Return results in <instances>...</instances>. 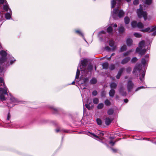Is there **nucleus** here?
<instances>
[{
	"label": "nucleus",
	"mask_w": 156,
	"mask_h": 156,
	"mask_svg": "<svg viewBox=\"0 0 156 156\" xmlns=\"http://www.w3.org/2000/svg\"><path fill=\"white\" fill-rule=\"evenodd\" d=\"M140 31L143 32H150L153 31H154V35H156V27L151 26L144 29L140 30Z\"/></svg>",
	"instance_id": "5"
},
{
	"label": "nucleus",
	"mask_w": 156,
	"mask_h": 156,
	"mask_svg": "<svg viewBox=\"0 0 156 156\" xmlns=\"http://www.w3.org/2000/svg\"><path fill=\"white\" fill-rule=\"evenodd\" d=\"M119 32H122L124 31V28L122 26H121L119 28Z\"/></svg>",
	"instance_id": "28"
},
{
	"label": "nucleus",
	"mask_w": 156,
	"mask_h": 156,
	"mask_svg": "<svg viewBox=\"0 0 156 156\" xmlns=\"http://www.w3.org/2000/svg\"><path fill=\"white\" fill-rule=\"evenodd\" d=\"M97 94V92L96 91H94L92 92V94L93 95L95 96Z\"/></svg>",
	"instance_id": "44"
},
{
	"label": "nucleus",
	"mask_w": 156,
	"mask_h": 156,
	"mask_svg": "<svg viewBox=\"0 0 156 156\" xmlns=\"http://www.w3.org/2000/svg\"><path fill=\"white\" fill-rule=\"evenodd\" d=\"M126 49V45H123L120 48V51H123Z\"/></svg>",
	"instance_id": "30"
},
{
	"label": "nucleus",
	"mask_w": 156,
	"mask_h": 156,
	"mask_svg": "<svg viewBox=\"0 0 156 156\" xmlns=\"http://www.w3.org/2000/svg\"><path fill=\"white\" fill-rule=\"evenodd\" d=\"M87 135L89 136H91V137L94 138H98L99 139V137L97 135L95 134H94L92 133H91L90 132H88V133L87 134Z\"/></svg>",
	"instance_id": "9"
},
{
	"label": "nucleus",
	"mask_w": 156,
	"mask_h": 156,
	"mask_svg": "<svg viewBox=\"0 0 156 156\" xmlns=\"http://www.w3.org/2000/svg\"><path fill=\"white\" fill-rule=\"evenodd\" d=\"M133 35L135 37L138 38L142 36L141 35L138 33H134Z\"/></svg>",
	"instance_id": "22"
},
{
	"label": "nucleus",
	"mask_w": 156,
	"mask_h": 156,
	"mask_svg": "<svg viewBox=\"0 0 156 156\" xmlns=\"http://www.w3.org/2000/svg\"><path fill=\"white\" fill-rule=\"evenodd\" d=\"M143 88V87H138L136 90V91H137L138 90L140 89H141Z\"/></svg>",
	"instance_id": "51"
},
{
	"label": "nucleus",
	"mask_w": 156,
	"mask_h": 156,
	"mask_svg": "<svg viewBox=\"0 0 156 156\" xmlns=\"http://www.w3.org/2000/svg\"><path fill=\"white\" fill-rule=\"evenodd\" d=\"M7 89L6 87L3 89L0 88V99L2 101L5 100V98L4 96V94H7Z\"/></svg>",
	"instance_id": "4"
},
{
	"label": "nucleus",
	"mask_w": 156,
	"mask_h": 156,
	"mask_svg": "<svg viewBox=\"0 0 156 156\" xmlns=\"http://www.w3.org/2000/svg\"><path fill=\"white\" fill-rule=\"evenodd\" d=\"M56 132H58L59 131V130L58 129H57L56 130Z\"/></svg>",
	"instance_id": "57"
},
{
	"label": "nucleus",
	"mask_w": 156,
	"mask_h": 156,
	"mask_svg": "<svg viewBox=\"0 0 156 156\" xmlns=\"http://www.w3.org/2000/svg\"><path fill=\"white\" fill-rule=\"evenodd\" d=\"M122 94L123 95H126V94Z\"/></svg>",
	"instance_id": "59"
},
{
	"label": "nucleus",
	"mask_w": 156,
	"mask_h": 156,
	"mask_svg": "<svg viewBox=\"0 0 156 156\" xmlns=\"http://www.w3.org/2000/svg\"><path fill=\"white\" fill-rule=\"evenodd\" d=\"M96 67H95V70H96Z\"/></svg>",
	"instance_id": "64"
},
{
	"label": "nucleus",
	"mask_w": 156,
	"mask_h": 156,
	"mask_svg": "<svg viewBox=\"0 0 156 156\" xmlns=\"http://www.w3.org/2000/svg\"><path fill=\"white\" fill-rule=\"evenodd\" d=\"M109 45L111 47H113L114 44V42L112 40L110 41L109 43Z\"/></svg>",
	"instance_id": "32"
},
{
	"label": "nucleus",
	"mask_w": 156,
	"mask_h": 156,
	"mask_svg": "<svg viewBox=\"0 0 156 156\" xmlns=\"http://www.w3.org/2000/svg\"><path fill=\"white\" fill-rule=\"evenodd\" d=\"M85 106L89 110H90V109L94 107L93 105H92L91 107H90L89 104L85 105Z\"/></svg>",
	"instance_id": "31"
},
{
	"label": "nucleus",
	"mask_w": 156,
	"mask_h": 156,
	"mask_svg": "<svg viewBox=\"0 0 156 156\" xmlns=\"http://www.w3.org/2000/svg\"><path fill=\"white\" fill-rule=\"evenodd\" d=\"M144 44V41L140 42L139 44V47L136 50V52L139 53L141 55H144L146 51V46Z\"/></svg>",
	"instance_id": "1"
},
{
	"label": "nucleus",
	"mask_w": 156,
	"mask_h": 156,
	"mask_svg": "<svg viewBox=\"0 0 156 156\" xmlns=\"http://www.w3.org/2000/svg\"><path fill=\"white\" fill-rule=\"evenodd\" d=\"M76 32L77 33H78L79 34H80V35H83V34H82V33L81 32L79 31V30H76Z\"/></svg>",
	"instance_id": "46"
},
{
	"label": "nucleus",
	"mask_w": 156,
	"mask_h": 156,
	"mask_svg": "<svg viewBox=\"0 0 156 156\" xmlns=\"http://www.w3.org/2000/svg\"><path fill=\"white\" fill-rule=\"evenodd\" d=\"M133 86L132 83L131 81H129L128 84V89L129 91H130V90L132 88Z\"/></svg>",
	"instance_id": "11"
},
{
	"label": "nucleus",
	"mask_w": 156,
	"mask_h": 156,
	"mask_svg": "<svg viewBox=\"0 0 156 156\" xmlns=\"http://www.w3.org/2000/svg\"><path fill=\"white\" fill-rule=\"evenodd\" d=\"M11 15L9 13H7L5 15V18L7 19H9L11 17Z\"/></svg>",
	"instance_id": "25"
},
{
	"label": "nucleus",
	"mask_w": 156,
	"mask_h": 156,
	"mask_svg": "<svg viewBox=\"0 0 156 156\" xmlns=\"http://www.w3.org/2000/svg\"><path fill=\"white\" fill-rule=\"evenodd\" d=\"M124 20L125 23L126 24H128L129 23L130 19L129 17L126 16L124 19Z\"/></svg>",
	"instance_id": "13"
},
{
	"label": "nucleus",
	"mask_w": 156,
	"mask_h": 156,
	"mask_svg": "<svg viewBox=\"0 0 156 156\" xmlns=\"http://www.w3.org/2000/svg\"><path fill=\"white\" fill-rule=\"evenodd\" d=\"M130 51H127V52H126V53H124V56H126V55H128L129 54V53H130Z\"/></svg>",
	"instance_id": "45"
},
{
	"label": "nucleus",
	"mask_w": 156,
	"mask_h": 156,
	"mask_svg": "<svg viewBox=\"0 0 156 156\" xmlns=\"http://www.w3.org/2000/svg\"><path fill=\"white\" fill-rule=\"evenodd\" d=\"M127 2H129L131 0H126Z\"/></svg>",
	"instance_id": "58"
},
{
	"label": "nucleus",
	"mask_w": 156,
	"mask_h": 156,
	"mask_svg": "<svg viewBox=\"0 0 156 156\" xmlns=\"http://www.w3.org/2000/svg\"><path fill=\"white\" fill-rule=\"evenodd\" d=\"M133 4L135 5H136L138 4V0H134L133 2Z\"/></svg>",
	"instance_id": "41"
},
{
	"label": "nucleus",
	"mask_w": 156,
	"mask_h": 156,
	"mask_svg": "<svg viewBox=\"0 0 156 156\" xmlns=\"http://www.w3.org/2000/svg\"><path fill=\"white\" fill-rule=\"evenodd\" d=\"M112 120V119L111 118L108 117L106 118L105 121V124L107 125H109Z\"/></svg>",
	"instance_id": "8"
},
{
	"label": "nucleus",
	"mask_w": 156,
	"mask_h": 156,
	"mask_svg": "<svg viewBox=\"0 0 156 156\" xmlns=\"http://www.w3.org/2000/svg\"><path fill=\"white\" fill-rule=\"evenodd\" d=\"M137 26L140 29L144 27V24L141 22H139L137 24Z\"/></svg>",
	"instance_id": "15"
},
{
	"label": "nucleus",
	"mask_w": 156,
	"mask_h": 156,
	"mask_svg": "<svg viewBox=\"0 0 156 156\" xmlns=\"http://www.w3.org/2000/svg\"><path fill=\"white\" fill-rule=\"evenodd\" d=\"M117 25L116 24H115L114 25V27H117Z\"/></svg>",
	"instance_id": "55"
},
{
	"label": "nucleus",
	"mask_w": 156,
	"mask_h": 156,
	"mask_svg": "<svg viewBox=\"0 0 156 156\" xmlns=\"http://www.w3.org/2000/svg\"><path fill=\"white\" fill-rule=\"evenodd\" d=\"M137 70H139V68L138 67H136L134 69L133 72H135Z\"/></svg>",
	"instance_id": "48"
},
{
	"label": "nucleus",
	"mask_w": 156,
	"mask_h": 156,
	"mask_svg": "<svg viewBox=\"0 0 156 156\" xmlns=\"http://www.w3.org/2000/svg\"><path fill=\"white\" fill-rule=\"evenodd\" d=\"M131 25L133 28L136 27L137 25L136 22L135 21L132 22L131 23Z\"/></svg>",
	"instance_id": "20"
},
{
	"label": "nucleus",
	"mask_w": 156,
	"mask_h": 156,
	"mask_svg": "<svg viewBox=\"0 0 156 156\" xmlns=\"http://www.w3.org/2000/svg\"><path fill=\"white\" fill-rule=\"evenodd\" d=\"M106 94V93L105 91H103L101 93V96H104Z\"/></svg>",
	"instance_id": "47"
},
{
	"label": "nucleus",
	"mask_w": 156,
	"mask_h": 156,
	"mask_svg": "<svg viewBox=\"0 0 156 156\" xmlns=\"http://www.w3.org/2000/svg\"><path fill=\"white\" fill-rule=\"evenodd\" d=\"M1 83H2L3 85L5 84L3 81V79L2 78H0V86L2 85V84H1Z\"/></svg>",
	"instance_id": "42"
},
{
	"label": "nucleus",
	"mask_w": 156,
	"mask_h": 156,
	"mask_svg": "<svg viewBox=\"0 0 156 156\" xmlns=\"http://www.w3.org/2000/svg\"><path fill=\"white\" fill-rule=\"evenodd\" d=\"M123 69H121L119 71L117 75L116 76V78L117 79H119L120 77V76L121 75V74L122 73L123 71Z\"/></svg>",
	"instance_id": "18"
},
{
	"label": "nucleus",
	"mask_w": 156,
	"mask_h": 156,
	"mask_svg": "<svg viewBox=\"0 0 156 156\" xmlns=\"http://www.w3.org/2000/svg\"><path fill=\"white\" fill-rule=\"evenodd\" d=\"M130 58L129 57H127L123 59L122 61V64H125L127 63L129 60Z\"/></svg>",
	"instance_id": "12"
},
{
	"label": "nucleus",
	"mask_w": 156,
	"mask_h": 156,
	"mask_svg": "<svg viewBox=\"0 0 156 156\" xmlns=\"http://www.w3.org/2000/svg\"><path fill=\"white\" fill-rule=\"evenodd\" d=\"M101 33H104V31H101Z\"/></svg>",
	"instance_id": "62"
},
{
	"label": "nucleus",
	"mask_w": 156,
	"mask_h": 156,
	"mask_svg": "<svg viewBox=\"0 0 156 156\" xmlns=\"http://www.w3.org/2000/svg\"><path fill=\"white\" fill-rule=\"evenodd\" d=\"M114 55V54H112V56H112V55Z\"/></svg>",
	"instance_id": "63"
},
{
	"label": "nucleus",
	"mask_w": 156,
	"mask_h": 156,
	"mask_svg": "<svg viewBox=\"0 0 156 156\" xmlns=\"http://www.w3.org/2000/svg\"><path fill=\"white\" fill-rule=\"evenodd\" d=\"M145 73L144 72L142 74V78L141 77H140V80L141 81H143V79L144 77L145 76Z\"/></svg>",
	"instance_id": "39"
},
{
	"label": "nucleus",
	"mask_w": 156,
	"mask_h": 156,
	"mask_svg": "<svg viewBox=\"0 0 156 156\" xmlns=\"http://www.w3.org/2000/svg\"><path fill=\"white\" fill-rule=\"evenodd\" d=\"M89 69H92L93 68V66H90L89 67Z\"/></svg>",
	"instance_id": "53"
},
{
	"label": "nucleus",
	"mask_w": 156,
	"mask_h": 156,
	"mask_svg": "<svg viewBox=\"0 0 156 156\" xmlns=\"http://www.w3.org/2000/svg\"><path fill=\"white\" fill-rule=\"evenodd\" d=\"M93 103L95 104H97L98 102V99L97 98H95L93 99Z\"/></svg>",
	"instance_id": "34"
},
{
	"label": "nucleus",
	"mask_w": 156,
	"mask_h": 156,
	"mask_svg": "<svg viewBox=\"0 0 156 156\" xmlns=\"http://www.w3.org/2000/svg\"><path fill=\"white\" fill-rule=\"evenodd\" d=\"M112 151L113 152H115V151H116V150L114 149H113V148H112Z\"/></svg>",
	"instance_id": "54"
},
{
	"label": "nucleus",
	"mask_w": 156,
	"mask_h": 156,
	"mask_svg": "<svg viewBox=\"0 0 156 156\" xmlns=\"http://www.w3.org/2000/svg\"><path fill=\"white\" fill-rule=\"evenodd\" d=\"M13 61H11L10 62V64H12V63L13 62Z\"/></svg>",
	"instance_id": "56"
},
{
	"label": "nucleus",
	"mask_w": 156,
	"mask_h": 156,
	"mask_svg": "<svg viewBox=\"0 0 156 156\" xmlns=\"http://www.w3.org/2000/svg\"><path fill=\"white\" fill-rule=\"evenodd\" d=\"M118 13V15L119 17L121 18L123 16L124 12L122 10H119L118 9H114L112 13V15L113 17L115 20V16Z\"/></svg>",
	"instance_id": "3"
},
{
	"label": "nucleus",
	"mask_w": 156,
	"mask_h": 156,
	"mask_svg": "<svg viewBox=\"0 0 156 156\" xmlns=\"http://www.w3.org/2000/svg\"><path fill=\"white\" fill-rule=\"evenodd\" d=\"M115 90H111L109 92V94L110 96L113 97L115 94Z\"/></svg>",
	"instance_id": "16"
},
{
	"label": "nucleus",
	"mask_w": 156,
	"mask_h": 156,
	"mask_svg": "<svg viewBox=\"0 0 156 156\" xmlns=\"http://www.w3.org/2000/svg\"><path fill=\"white\" fill-rule=\"evenodd\" d=\"M105 104L106 105H109L110 104V102L108 100H106L105 102Z\"/></svg>",
	"instance_id": "37"
},
{
	"label": "nucleus",
	"mask_w": 156,
	"mask_h": 156,
	"mask_svg": "<svg viewBox=\"0 0 156 156\" xmlns=\"http://www.w3.org/2000/svg\"><path fill=\"white\" fill-rule=\"evenodd\" d=\"M104 105L102 103H99L97 106V108L98 109H101L102 108L104 107Z\"/></svg>",
	"instance_id": "17"
},
{
	"label": "nucleus",
	"mask_w": 156,
	"mask_h": 156,
	"mask_svg": "<svg viewBox=\"0 0 156 156\" xmlns=\"http://www.w3.org/2000/svg\"><path fill=\"white\" fill-rule=\"evenodd\" d=\"M97 82V80L95 78H93L90 81V82L92 84H94Z\"/></svg>",
	"instance_id": "29"
},
{
	"label": "nucleus",
	"mask_w": 156,
	"mask_h": 156,
	"mask_svg": "<svg viewBox=\"0 0 156 156\" xmlns=\"http://www.w3.org/2000/svg\"><path fill=\"white\" fill-rule=\"evenodd\" d=\"M115 48H116V47H114L113 48V50H114V49H115Z\"/></svg>",
	"instance_id": "60"
},
{
	"label": "nucleus",
	"mask_w": 156,
	"mask_h": 156,
	"mask_svg": "<svg viewBox=\"0 0 156 156\" xmlns=\"http://www.w3.org/2000/svg\"><path fill=\"white\" fill-rule=\"evenodd\" d=\"M140 8L137 11L138 17L140 18L143 17L145 20L147 19V14L146 12L143 11V7L141 5H140Z\"/></svg>",
	"instance_id": "2"
},
{
	"label": "nucleus",
	"mask_w": 156,
	"mask_h": 156,
	"mask_svg": "<svg viewBox=\"0 0 156 156\" xmlns=\"http://www.w3.org/2000/svg\"><path fill=\"white\" fill-rule=\"evenodd\" d=\"M113 112V110L112 109H110L108 110L107 112L108 114L109 115H112Z\"/></svg>",
	"instance_id": "24"
},
{
	"label": "nucleus",
	"mask_w": 156,
	"mask_h": 156,
	"mask_svg": "<svg viewBox=\"0 0 156 156\" xmlns=\"http://www.w3.org/2000/svg\"><path fill=\"white\" fill-rule=\"evenodd\" d=\"M80 73V71L78 69H77V70L76 73V79L78 78L79 77V75Z\"/></svg>",
	"instance_id": "33"
},
{
	"label": "nucleus",
	"mask_w": 156,
	"mask_h": 156,
	"mask_svg": "<svg viewBox=\"0 0 156 156\" xmlns=\"http://www.w3.org/2000/svg\"><path fill=\"white\" fill-rule=\"evenodd\" d=\"M10 115L9 113H8V116H7V119L8 120H9L10 118Z\"/></svg>",
	"instance_id": "49"
},
{
	"label": "nucleus",
	"mask_w": 156,
	"mask_h": 156,
	"mask_svg": "<svg viewBox=\"0 0 156 156\" xmlns=\"http://www.w3.org/2000/svg\"><path fill=\"white\" fill-rule=\"evenodd\" d=\"M116 84L114 83H112L110 84V87L112 88H115L116 87Z\"/></svg>",
	"instance_id": "26"
},
{
	"label": "nucleus",
	"mask_w": 156,
	"mask_h": 156,
	"mask_svg": "<svg viewBox=\"0 0 156 156\" xmlns=\"http://www.w3.org/2000/svg\"><path fill=\"white\" fill-rule=\"evenodd\" d=\"M87 62V60L86 59H83V60L81 61V65H80V68L82 70H83V69H82V68H85Z\"/></svg>",
	"instance_id": "7"
},
{
	"label": "nucleus",
	"mask_w": 156,
	"mask_h": 156,
	"mask_svg": "<svg viewBox=\"0 0 156 156\" xmlns=\"http://www.w3.org/2000/svg\"><path fill=\"white\" fill-rule=\"evenodd\" d=\"M115 68L114 65H112L110 67V69L111 70H113Z\"/></svg>",
	"instance_id": "43"
},
{
	"label": "nucleus",
	"mask_w": 156,
	"mask_h": 156,
	"mask_svg": "<svg viewBox=\"0 0 156 156\" xmlns=\"http://www.w3.org/2000/svg\"><path fill=\"white\" fill-rule=\"evenodd\" d=\"M115 1L114 0H112L111 1V7L112 8H113L114 7V6L115 5Z\"/></svg>",
	"instance_id": "27"
},
{
	"label": "nucleus",
	"mask_w": 156,
	"mask_h": 156,
	"mask_svg": "<svg viewBox=\"0 0 156 156\" xmlns=\"http://www.w3.org/2000/svg\"><path fill=\"white\" fill-rule=\"evenodd\" d=\"M0 54L2 57V58L0 59V64H1L6 61V59L5 57L6 55V53L5 51H2L0 52Z\"/></svg>",
	"instance_id": "6"
},
{
	"label": "nucleus",
	"mask_w": 156,
	"mask_h": 156,
	"mask_svg": "<svg viewBox=\"0 0 156 156\" xmlns=\"http://www.w3.org/2000/svg\"><path fill=\"white\" fill-rule=\"evenodd\" d=\"M109 144L112 145V146H113L114 145V143L112 141H110L109 142Z\"/></svg>",
	"instance_id": "50"
},
{
	"label": "nucleus",
	"mask_w": 156,
	"mask_h": 156,
	"mask_svg": "<svg viewBox=\"0 0 156 156\" xmlns=\"http://www.w3.org/2000/svg\"><path fill=\"white\" fill-rule=\"evenodd\" d=\"M148 55H147L145 57V59L144 58H143L142 59L141 62L143 64L145 65L146 63H147V62L148 60Z\"/></svg>",
	"instance_id": "10"
},
{
	"label": "nucleus",
	"mask_w": 156,
	"mask_h": 156,
	"mask_svg": "<svg viewBox=\"0 0 156 156\" xmlns=\"http://www.w3.org/2000/svg\"><path fill=\"white\" fill-rule=\"evenodd\" d=\"M112 28L111 27H109L107 29V31L109 33H111L112 32Z\"/></svg>",
	"instance_id": "23"
},
{
	"label": "nucleus",
	"mask_w": 156,
	"mask_h": 156,
	"mask_svg": "<svg viewBox=\"0 0 156 156\" xmlns=\"http://www.w3.org/2000/svg\"><path fill=\"white\" fill-rule=\"evenodd\" d=\"M97 123L99 125H101L102 124V122H101V120L100 119H97Z\"/></svg>",
	"instance_id": "36"
},
{
	"label": "nucleus",
	"mask_w": 156,
	"mask_h": 156,
	"mask_svg": "<svg viewBox=\"0 0 156 156\" xmlns=\"http://www.w3.org/2000/svg\"><path fill=\"white\" fill-rule=\"evenodd\" d=\"M137 58L136 57L133 58L132 59V62H135L137 61Z\"/></svg>",
	"instance_id": "40"
},
{
	"label": "nucleus",
	"mask_w": 156,
	"mask_h": 156,
	"mask_svg": "<svg viewBox=\"0 0 156 156\" xmlns=\"http://www.w3.org/2000/svg\"><path fill=\"white\" fill-rule=\"evenodd\" d=\"M126 43L128 46H130L132 43V40L130 38L126 40Z\"/></svg>",
	"instance_id": "14"
},
{
	"label": "nucleus",
	"mask_w": 156,
	"mask_h": 156,
	"mask_svg": "<svg viewBox=\"0 0 156 156\" xmlns=\"http://www.w3.org/2000/svg\"><path fill=\"white\" fill-rule=\"evenodd\" d=\"M5 4H6L4 5L3 8L5 11H7L9 9V6L7 3Z\"/></svg>",
	"instance_id": "21"
},
{
	"label": "nucleus",
	"mask_w": 156,
	"mask_h": 156,
	"mask_svg": "<svg viewBox=\"0 0 156 156\" xmlns=\"http://www.w3.org/2000/svg\"><path fill=\"white\" fill-rule=\"evenodd\" d=\"M124 101L125 102L127 103L128 102V100L127 99H126L124 100Z\"/></svg>",
	"instance_id": "52"
},
{
	"label": "nucleus",
	"mask_w": 156,
	"mask_h": 156,
	"mask_svg": "<svg viewBox=\"0 0 156 156\" xmlns=\"http://www.w3.org/2000/svg\"><path fill=\"white\" fill-rule=\"evenodd\" d=\"M74 81H73V82L72 83V84H74Z\"/></svg>",
	"instance_id": "61"
},
{
	"label": "nucleus",
	"mask_w": 156,
	"mask_h": 156,
	"mask_svg": "<svg viewBox=\"0 0 156 156\" xmlns=\"http://www.w3.org/2000/svg\"><path fill=\"white\" fill-rule=\"evenodd\" d=\"M7 1L6 0H0V4H6Z\"/></svg>",
	"instance_id": "38"
},
{
	"label": "nucleus",
	"mask_w": 156,
	"mask_h": 156,
	"mask_svg": "<svg viewBox=\"0 0 156 156\" xmlns=\"http://www.w3.org/2000/svg\"><path fill=\"white\" fill-rule=\"evenodd\" d=\"M145 1V3L147 5H149L151 3L152 0H144Z\"/></svg>",
	"instance_id": "35"
},
{
	"label": "nucleus",
	"mask_w": 156,
	"mask_h": 156,
	"mask_svg": "<svg viewBox=\"0 0 156 156\" xmlns=\"http://www.w3.org/2000/svg\"><path fill=\"white\" fill-rule=\"evenodd\" d=\"M103 68L104 69H106L108 68V64L107 62L103 63L102 65Z\"/></svg>",
	"instance_id": "19"
}]
</instances>
